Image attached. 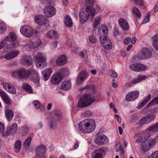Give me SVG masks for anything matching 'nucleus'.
Instances as JSON below:
<instances>
[{
    "mask_svg": "<svg viewBox=\"0 0 158 158\" xmlns=\"http://www.w3.org/2000/svg\"><path fill=\"white\" fill-rule=\"evenodd\" d=\"M20 131L22 135H24L27 133L29 128L26 126H24L20 128Z\"/></svg>",
    "mask_w": 158,
    "mask_h": 158,
    "instance_id": "37998d69",
    "label": "nucleus"
},
{
    "mask_svg": "<svg viewBox=\"0 0 158 158\" xmlns=\"http://www.w3.org/2000/svg\"><path fill=\"white\" fill-rule=\"evenodd\" d=\"M52 72V70L51 69L48 68L46 69L42 72V74L44 80L46 81L48 79Z\"/></svg>",
    "mask_w": 158,
    "mask_h": 158,
    "instance_id": "bb28decb",
    "label": "nucleus"
},
{
    "mask_svg": "<svg viewBox=\"0 0 158 158\" xmlns=\"http://www.w3.org/2000/svg\"><path fill=\"white\" fill-rule=\"evenodd\" d=\"M153 113L151 114H149V122L153 121L155 118V116L154 113L155 112V110H153Z\"/></svg>",
    "mask_w": 158,
    "mask_h": 158,
    "instance_id": "4d7b16f0",
    "label": "nucleus"
},
{
    "mask_svg": "<svg viewBox=\"0 0 158 158\" xmlns=\"http://www.w3.org/2000/svg\"><path fill=\"white\" fill-rule=\"evenodd\" d=\"M34 20L35 23L39 25H43L46 23L44 16L40 14L36 15L34 17Z\"/></svg>",
    "mask_w": 158,
    "mask_h": 158,
    "instance_id": "a211bd4d",
    "label": "nucleus"
},
{
    "mask_svg": "<svg viewBox=\"0 0 158 158\" xmlns=\"http://www.w3.org/2000/svg\"><path fill=\"white\" fill-rule=\"evenodd\" d=\"M109 74L110 76L112 77H116L118 76L117 73L115 72L112 71H110Z\"/></svg>",
    "mask_w": 158,
    "mask_h": 158,
    "instance_id": "338daca9",
    "label": "nucleus"
},
{
    "mask_svg": "<svg viewBox=\"0 0 158 158\" xmlns=\"http://www.w3.org/2000/svg\"><path fill=\"white\" fill-rule=\"evenodd\" d=\"M62 117L61 112L58 110H54L52 113V118L50 120L48 125L50 129L51 130L54 129L56 127L57 124L55 120H60Z\"/></svg>",
    "mask_w": 158,
    "mask_h": 158,
    "instance_id": "423d86ee",
    "label": "nucleus"
},
{
    "mask_svg": "<svg viewBox=\"0 0 158 158\" xmlns=\"http://www.w3.org/2000/svg\"><path fill=\"white\" fill-rule=\"evenodd\" d=\"M10 75L17 79H27L30 76V72L29 70L20 68L12 72Z\"/></svg>",
    "mask_w": 158,
    "mask_h": 158,
    "instance_id": "20e7f679",
    "label": "nucleus"
},
{
    "mask_svg": "<svg viewBox=\"0 0 158 158\" xmlns=\"http://www.w3.org/2000/svg\"><path fill=\"white\" fill-rule=\"evenodd\" d=\"M20 32L24 36L30 37L34 33V30L32 27L29 25H24L20 29Z\"/></svg>",
    "mask_w": 158,
    "mask_h": 158,
    "instance_id": "0eeeda50",
    "label": "nucleus"
},
{
    "mask_svg": "<svg viewBox=\"0 0 158 158\" xmlns=\"http://www.w3.org/2000/svg\"><path fill=\"white\" fill-rule=\"evenodd\" d=\"M47 36L49 38H57L58 36V35L56 31H51L48 32Z\"/></svg>",
    "mask_w": 158,
    "mask_h": 158,
    "instance_id": "58836bf2",
    "label": "nucleus"
},
{
    "mask_svg": "<svg viewBox=\"0 0 158 158\" xmlns=\"http://www.w3.org/2000/svg\"><path fill=\"white\" fill-rule=\"evenodd\" d=\"M90 42L92 44H94L96 41V39L95 36L93 35H91L89 37Z\"/></svg>",
    "mask_w": 158,
    "mask_h": 158,
    "instance_id": "864d4df0",
    "label": "nucleus"
},
{
    "mask_svg": "<svg viewBox=\"0 0 158 158\" xmlns=\"http://www.w3.org/2000/svg\"><path fill=\"white\" fill-rule=\"evenodd\" d=\"M139 96V92L136 91L129 92L126 95L125 100L127 102H132L137 99Z\"/></svg>",
    "mask_w": 158,
    "mask_h": 158,
    "instance_id": "f8f14e48",
    "label": "nucleus"
},
{
    "mask_svg": "<svg viewBox=\"0 0 158 158\" xmlns=\"http://www.w3.org/2000/svg\"><path fill=\"white\" fill-rule=\"evenodd\" d=\"M119 23L122 28L124 30H127L129 28V26L127 21L124 19L120 18L118 20Z\"/></svg>",
    "mask_w": 158,
    "mask_h": 158,
    "instance_id": "a878e982",
    "label": "nucleus"
},
{
    "mask_svg": "<svg viewBox=\"0 0 158 158\" xmlns=\"http://www.w3.org/2000/svg\"><path fill=\"white\" fill-rule=\"evenodd\" d=\"M105 153L103 149L96 150L92 154L91 158H103V155Z\"/></svg>",
    "mask_w": 158,
    "mask_h": 158,
    "instance_id": "b1692460",
    "label": "nucleus"
},
{
    "mask_svg": "<svg viewBox=\"0 0 158 158\" xmlns=\"http://www.w3.org/2000/svg\"><path fill=\"white\" fill-rule=\"evenodd\" d=\"M148 56V48H142L137 53V57L141 60L147 59Z\"/></svg>",
    "mask_w": 158,
    "mask_h": 158,
    "instance_id": "2eb2a0df",
    "label": "nucleus"
},
{
    "mask_svg": "<svg viewBox=\"0 0 158 158\" xmlns=\"http://www.w3.org/2000/svg\"><path fill=\"white\" fill-rule=\"evenodd\" d=\"M0 96L4 102L7 105L10 104V101L9 98L7 94L4 91L0 92Z\"/></svg>",
    "mask_w": 158,
    "mask_h": 158,
    "instance_id": "c756f323",
    "label": "nucleus"
},
{
    "mask_svg": "<svg viewBox=\"0 0 158 158\" xmlns=\"http://www.w3.org/2000/svg\"><path fill=\"white\" fill-rule=\"evenodd\" d=\"M71 87V83L69 80L64 81L61 83L60 85V89L64 90L70 89Z\"/></svg>",
    "mask_w": 158,
    "mask_h": 158,
    "instance_id": "cd10ccee",
    "label": "nucleus"
},
{
    "mask_svg": "<svg viewBox=\"0 0 158 158\" xmlns=\"http://www.w3.org/2000/svg\"><path fill=\"white\" fill-rule=\"evenodd\" d=\"M30 72V75H31V81L35 83L37 86H40V84L39 83L40 77L38 73L35 70L31 69L29 70Z\"/></svg>",
    "mask_w": 158,
    "mask_h": 158,
    "instance_id": "ddd939ff",
    "label": "nucleus"
},
{
    "mask_svg": "<svg viewBox=\"0 0 158 158\" xmlns=\"http://www.w3.org/2000/svg\"><path fill=\"white\" fill-rule=\"evenodd\" d=\"M46 59L45 55L41 52L38 53L37 55L34 56V60L37 68L42 69L47 66Z\"/></svg>",
    "mask_w": 158,
    "mask_h": 158,
    "instance_id": "39448f33",
    "label": "nucleus"
},
{
    "mask_svg": "<svg viewBox=\"0 0 158 158\" xmlns=\"http://www.w3.org/2000/svg\"><path fill=\"white\" fill-rule=\"evenodd\" d=\"M78 126L80 130L83 133H91L96 128L95 121L93 119H85L80 123Z\"/></svg>",
    "mask_w": 158,
    "mask_h": 158,
    "instance_id": "f03ea898",
    "label": "nucleus"
},
{
    "mask_svg": "<svg viewBox=\"0 0 158 158\" xmlns=\"http://www.w3.org/2000/svg\"><path fill=\"white\" fill-rule=\"evenodd\" d=\"M7 25L4 22H0V33H5L7 29Z\"/></svg>",
    "mask_w": 158,
    "mask_h": 158,
    "instance_id": "e433bc0d",
    "label": "nucleus"
},
{
    "mask_svg": "<svg viewBox=\"0 0 158 158\" xmlns=\"http://www.w3.org/2000/svg\"><path fill=\"white\" fill-rule=\"evenodd\" d=\"M8 92L9 93L12 94H14L16 93V89L12 84L9 89Z\"/></svg>",
    "mask_w": 158,
    "mask_h": 158,
    "instance_id": "8fccbe9b",
    "label": "nucleus"
},
{
    "mask_svg": "<svg viewBox=\"0 0 158 158\" xmlns=\"http://www.w3.org/2000/svg\"><path fill=\"white\" fill-rule=\"evenodd\" d=\"M158 105V97L155 98L149 103V106Z\"/></svg>",
    "mask_w": 158,
    "mask_h": 158,
    "instance_id": "de8ad7c7",
    "label": "nucleus"
},
{
    "mask_svg": "<svg viewBox=\"0 0 158 158\" xmlns=\"http://www.w3.org/2000/svg\"><path fill=\"white\" fill-rule=\"evenodd\" d=\"M80 91L82 93L86 91L87 93L84 95L78 101L77 106L84 107L89 106L95 101V97L93 95L95 91V88L92 85H85L80 88Z\"/></svg>",
    "mask_w": 158,
    "mask_h": 158,
    "instance_id": "f257e3e1",
    "label": "nucleus"
},
{
    "mask_svg": "<svg viewBox=\"0 0 158 158\" xmlns=\"http://www.w3.org/2000/svg\"><path fill=\"white\" fill-rule=\"evenodd\" d=\"M5 115L8 120H10L14 116L13 111L10 109H8L5 111Z\"/></svg>",
    "mask_w": 158,
    "mask_h": 158,
    "instance_id": "72a5a7b5",
    "label": "nucleus"
},
{
    "mask_svg": "<svg viewBox=\"0 0 158 158\" xmlns=\"http://www.w3.org/2000/svg\"><path fill=\"white\" fill-rule=\"evenodd\" d=\"M148 102V96L143 101L139 104L137 107L138 109H140L143 107Z\"/></svg>",
    "mask_w": 158,
    "mask_h": 158,
    "instance_id": "09e8293b",
    "label": "nucleus"
},
{
    "mask_svg": "<svg viewBox=\"0 0 158 158\" xmlns=\"http://www.w3.org/2000/svg\"><path fill=\"white\" fill-rule=\"evenodd\" d=\"M59 72V73L60 74L61 73L64 75L67 76L69 73V70L67 68H64L60 69Z\"/></svg>",
    "mask_w": 158,
    "mask_h": 158,
    "instance_id": "a18cd8bd",
    "label": "nucleus"
},
{
    "mask_svg": "<svg viewBox=\"0 0 158 158\" xmlns=\"http://www.w3.org/2000/svg\"><path fill=\"white\" fill-rule=\"evenodd\" d=\"M134 3L137 5H139L140 6L144 7L143 2L142 0H133Z\"/></svg>",
    "mask_w": 158,
    "mask_h": 158,
    "instance_id": "5fc2aeb1",
    "label": "nucleus"
},
{
    "mask_svg": "<svg viewBox=\"0 0 158 158\" xmlns=\"http://www.w3.org/2000/svg\"><path fill=\"white\" fill-rule=\"evenodd\" d=\"M98 35L101 36L106 35L108 32L107 27L105 25H100L98 29Z\"/></svg>",
    "mask_w": 158,
    "mask_h": 158,
    "instance_id": "393cba45",
    "label": "nucleus"
},
{
    "mask_svg": "<svg viewBox=\"0 0 158 158\" xmlns=\"http://www.w3.org/2000/svg\"><path fill=\"white\" fill-rule=\"evenodd\" d=\"M11 52L6 54L4 56V58L7 60H10L13 59L11 56Z\"/></svg>",
    "mask_w": 158,
    "mask_h": 158,
    "instance_id": "0e129e2a",
    "label": "nucleus"
},
{
    "mask_svg": "<svg viewBox=\"0 0 158 158\" xmlns=\"http://www.w3.org/2000/svg\"><path fill=\"white\" fill-rule=\"evenodd\" d=\"M4 129V127L3 124L0 122V133L2 132Z\"/></svg>",
    "mask_w": 158,
    "mask_h": 158,
    "instance_id": "774afa93",
    "label": "nucleus"
},
{
    "mask_svg": "<svg viewBox=\"0 0 158 158\" xmlns=\"http://www.w3.org/2000/svg\"><path fill=\"white\" fill-rule=\"evenodd\" d=\"M2 85L4 89L8 92L11 84L7 82H3L2 83Z\"/></svg>",
    "mask_w": 158,
    "mask_h": 158,
    "instance_id": "49530a36",
    "label": "nucleus"
},
{
    "mask_svg": "<svg viewBox=\"0 0 158 158\" xmlns=\"http://www.w3.org/2000/svg\"><path fill=\"white\" fill-rule=\"evenodd\" d=\"M17 38V36L14 32H11L5 38V40L7 42H12L16 40Z\"/></svg>",
    "mask_w": 158,
    "mask_h": 158,
    "instance_id": "c85d7f7f",
    "label": "nucleus"
},
{
    "mask_svg": "<svg viewBox=\"0 0 158 158\" xmlns=\"http://www.w3.org/2000/svg\"><path fill=\"white\" fill-rule=\"evenodd\" d=\"M93 114L92 112L89 110L86 111L83 113V115L85 117H88L92 116Z\"/></svg>",
    "mask_w": 158,
    "mask_h": 158,
    "instance_id": "6e6d98bb",
    "label": "nucleus"
},
{
    "mask_svg": "<svg viewBox=\"0 0 158 158\" xmlns=\"http://www.w3.org/2000/svg\"><path fill=\"white\" fill-rule=\"evenodd\" d=\"M147 77L144 75H140L137 77L133 79L131 81V83L132 84H136L142 80H145Z\"/></svg>",
    "mask_w": 158,
    "mask_h": 158,
    "instance_id": "7c9ffc66",
    "label": "nucleus"
},
{
    "mask_svg": "<svg viewBox=\"0 0 158 158\" xmlns=\"http://www.w3.org/2000/svg\"><path fill=\"white\" fill-rule=\"evenodd\" d=\"M57 45V41H55L52 43L51 45H50V47L51 49H53L56 48Z\"/></svg>",
    "mask_w": 158,
    "mask_h": 158,
    "instance_id": "680f3d73",
    "label": "nucleus"
},
{
    "mask_svg": "<svg viewBox=\"0 0 158 158\" xmlns=\"http://www.w3.org/2000/svg\"><path fill=\"white\" fill-rule=\"evenodd\" d=\"M22 88L29 94H33V93L31 86L27 84H23L22 85Z\"/></svg>",
    "mask_w": 158,
    "mask_h": 158,
    "instance_id": "f704fd0d",
    "label": "nucleus"
},
{
    "mask_svg": "<svg viewBox=\"0 0 158 158\" xmlns=\"http://www.w3.org/2000/svg\"><path fill=\"white\" fill-rule=\"evenodd\" d=\"M35 151L36 156L42 158L44 157L46 153V148L44 145L40 144L36 147Z\"/></svg>",
    "mask_w": 158,
    "mask_h": 158,
    "instance_id": "1a4fd4ad",
    "label": "nucleus"
},
{
    "mask_svg": "<svg viewBox=\"0 0 158 158\" xmlns=\"http://www.w3.org/2000/svg\"><path fill=\"white\" fill-rule=\"evenodd\" d=\"M21 64L26 66H29L32 63V61L30 56L24 55L23 56L21 60Z\"/></svg>",
    "mask_w": 158,
    "mask_h": 158,
    "instance_id": "6ab92c4d",
    "label": "nucleus"
},
{
    "mask_svg": "<svg viewBox=\"0 0 158 158\" xmlns=\"http://www.w3.org/2000/svg\"><path fill=\"white\" fill-rule=\"evenodd\" d=\"M95 15V11L92 8H87L80 11L79 17L80 22L84 24L89 19H93Z\"/></svg>",
    "mask_w": 158,
    "mask_h": 158,
    "instance_id": "7ed1b4c3",
    "label": "nucleus"
},
{
    "mask_svg": "<svg viewBox=\"0 0 158 158\" xmlns=\"http://www.w3.org/2000/svg\"><path fill=\"white\" fill-rule=\"evenodd\" d=\"M148 121V116H147L145 117L142 118L139 121V123L141 125H143L147 124Z\"/></svg>",
    "mask_w": 158,
    "mask_h": 158,
    "instance_id": "3c124183",
    "label": "nucleus"
},
{
    "mask_svg": "<svg viewBox=\"0 0 158 158\" xmlns=\"http://www.w3.org/2000/svg\"><path fill=\"white\" fill-rule=\"evenodd\" d=\"M88 77V74L86 71H82L78 74L76 83L77 85H81L83 81Z\"/></svg>",
    "mask_w": 158,
    "mask_h": 158,
    "instance_id": "dca6fc26",
    "label": "nucleus"
},
{
    "mask_svg": "<svg viewBox=\"0 0 158 158\" xmlns=\"http://www.w3.org/2000/svg\"><path fill=\"white\" fill-rule=\"evenodd\" d=\"M148 142L146 143H144L141 147L142 150L144 152H147L148 150Z\"/></svg>",
    "mask_w": 158,
    "mask_h": 158,
    "instance_id": "13d9d810",
    "label": "nucleus"
},
{
    "mask_svg": "<svg viewBox=\"0 0 158 158\" xmlns=\"http://www.w3.org/2000/svg\"><path fill=\"white\" fill-rule=\"evenodd\" d=\"M100 41L102 45L106 49L111 48L112 45L110 39L106 35L101 36L99 37Z\"/></svg>",
    "mask_w": 158,
    "mask_h": 158,
    "instance_id": "6e6552de",
    "label": "nucleus"
},
{
    "mask_svg": "<svg viewBox=\"0 0 158 158\" xmlns=\"http://www.w3.org/2000/svg\"><path fill=\"white\" fill-rule=\"evenodd\" d=\"M62 77L59 73H56L53 74L51 77V82L54 85H57L61 81Z\"/></svg>",
    "mask_w": 158,
    "mask_h": 158,
    "instance_id": "f3484780",
    "label": "nucleus"
},
{
    "mask_svg": "<svg viewBox=\"0 0 158 158\" xmlns=\"http://www.w3.org/2000/svg\"><path fill=\"white\" fill-rule=\"evenodd\" d=\"M149 131L153 132H156L158 131V122L154 125L149 128Z\"/></svg>",
    "mask_w": 158,
    "mask_h": 158,
    "instance_id": "c03bdc74",
    "label": "nucleus"
},
{
    "mask_svg": "<svg viewBox=\"0 0 158 158\" xmlns=\"http://www.w3.org/2000/svg\"><path fill=\"white\" fill-rule=\"evenodd\" d=\"M18 127V125L17 123H13L10 126L8 127L6 131L3 132V135L7 136L15 133L17 130Z\"/></svg>",
    "mask_w": 158,
    "mask_h": 158,
    "instance_id": "9d476101",
    "label": "nucleus"
},
{
    "mask_svg": "<svg viewBox=\"0 0 158 158\" xmlns=\"http://www.w3.org/2000/svg\"><path fill=\"white\" fill-rule=\"evenodd\" d=\"M133 14L135 15L136 18H140L141 16V14L139 9L136 7L133 8L132 9Z\"/></svg>",
    "mask_w": 158,
    "mask_h": 158,
    "instance_id": "4c0bfd02",
    "label": "nucleus"
},
{
    "mask_svg": "<svg viewBox=\"0 0 158 158\" xmlns=\"http://www.w3.org/2000/svg\"><path fill=\"white\" fill-rule=\"evenodd\" d=\"M148 139V137L147 135H143L142 136L138 137L136 140V142L138 143H141V142L145 143L146 141V140L145 139H146L147 140Z\"/></svg>",
    "mask_w": 158,
    "mask_h": 158,
    "instance_id": "a19ab883",
    "label": "nucleus"
},
{
    "mask_svg": "<svg viewBox=\"0 0 158 158\" xmlns=\"http://www.w3.org/2000/svg\"><path fill=\"white\" fill-rule=\"evenodd\" d=\"M64 23L65 25L68 27H71L73 26V22L70 17L66 15L64 18Z\"/></svg>",
    "mask_w": 158,
    "mask_h": 158,
    "instance_id": "2f4dec72",
    "label": "nucleus"
},
{
    "mask_svg": "<svg viewBox=\"0 0 158 158\" xmlns=\"http://www.w3.org/2000/svg\"><path fill=\"white\" fill-rule=\"evenodd\" d=\"M101 22V17L98 16L95 17L93 24V27L94 28H96Z\"/></svg>",
    "mask_w": 158,
    "mask_h": 158,
    "instance_id": "ea45409f",
    "label": "nucleus"
},
{
    "mask_svg": "<svg viewBox=\"0 0 158 158\" xmlns=\"http://www.w3.org/2000/svg\"><path fill=\"white\" fill-rule=\"evenodd\" d=\"M131 40V38L128 37L125 38L123 40V43L124 44L127 45L130 43Z\"/></svg>",
    "mask_w": 158,
    "mask_h": 158,
    "instance_id": "e2e57ef3",
    "label": "nucleus"
},
{
    "mask_svg": "<svg viewBox=\"0 0 158 158\" xmlns=\"http://www.w3.org/2000/svg\"><path fill=\"white\" fill-rule=\"evenodd\" d=\"M152 39L153 40V47L156 50H158V38L157 36L155 35L153 37Z\"/></svg>",
    "mask_w": 158,
    "mask_h": 158,
    "instance_id": "79ce46f5",
    "label": "nucleus"
},
{
    "mask_svg": "<svg viewBox=\"0 0 158 158\" xmlns=\"http://www.w3.org/2000/svg\"><path fill=\"white\" fill-rule=\"evenodd\" d=\"M130 69L135 72H141L146 69V66L141 63H135L131 64L129 66Z\"/></svg>",
    "mask_w": 158,
    "mask_h": 158,
    "instance_id": "4468645a",
    "label": "nucleus"
},
{
    "mask_svg": "<svg viewBox=\"0 0 158 158\" xmlns=\"http://www.w3.org/2000/svg\"><path fill=\"white\" fill-rule=\"evenodd\" d=\"M156 140L152 139L149 141V150L151 149L155 145Z\"/></svg>",
    "mask_w": 158,
    "mask_h": 158,
    "instance_id": "603ef678",
    "label": "nucleus"
},
{
    "mask_svg": "<svg viewBox=\"0 0 158 158\" xmlns=\"http://www.w3.org/2000/svg\"><path fill=\"white\" fill-rule=\"evenodd\" d=\"M11 53L12 58L16 57L19 54V51H12Z\"/></svg>",
    "mask_w": 158,
    "mask_h": 158,
    "instance_id": "bf43d9fd",
    "label": "nucleus"
},
{
    "mask_svg": "<svg viewBox=\"0 0 158 158\" xmlns=\"http://www.w3.org/2000/svg\"><path fill=\"white\" fill-rule=\"evenodd\" d=\"M67 61V58L64 55H60L56 59V64L59 66L64 65Z\"/></svg>",
    "mask_w": 158,
    "mask_h": 158,
    "instance_id": "5701e85b",
    "label": "nucleus"
},
{
    "mask_svg": "<svg viewBox=\"0 0 158 158\" xmlns=\"http://www.w3.org/2000/svg\"><path fill=\"white\" fill-rule=\"evenodd\" d=\"M149 158H158V150L153 152Z\"/></svg>",
    "mask_w": 158,
    "mask_h": 158,
    "instance_id": "052dcab7",
    "label": "nucleus"
},
{
    "mask_svg": "<svg viewBox=\"0 0 158 158\" xmlns=\"http://www.w3.org/2000/svg\"><path fill=\"white\" fill-rule=\"evenodd\" d=\"M44 13L45 16L51 17L55 15L56 9L52 6H47L44 8Z\"/></svg>",
    "mask_w": 158,
    "mask_h": 158,
    "instance_id": "9b49d317",
    "label": "nucleus"
},
{
    "mask_svg": "<svg viewBox=\"0 0 158 158\" xmlns=\"http://www.w3.org/2000/svg\"><path fill=\"white\" fill-rule=\"evenodd\" d=\"M21 141L20 140H17L15 143L14 149L15 152H19L21 148Z\"/></svg>",
    "mask_w": 158,
    "mask_h": 158,
    "instance_id": "c9c22d12",
    "label": "nucleus"
},
{
    "mask_svg": "<svg viewBox=\"0 0 158 158\" xmlns=\"http://www.w3.org/2000/svg\"><path fill=\"white\" fill-rule=\"evenodd\" d=\"M7 42V41L5 40V38L0 42V49L5 47L6 48H4V51H5L6 49H7L8 50H9L12 48H15V44L14 43H10L9 44H8Z\"/></svg>",
    "mask_w": 158,
    "mask_h": 158,
    "instance_id": "aec40b11",
    "label": "nucleus"
},
{
    "mask_svg": "<svg viewBox=\"0 0 158 158\" xmlns=\"http://www.w3.org/2000/svg\"><path fill=\"white\" fill-rule=\"evenodd\" d=\"M42 42L40 39H37L34 41H30L26 44L27 47L30 48L34 49L37 48L41 44Z\"/></svg>",
    "mask_w": 158,
    "mask_h": 158,
    "instance_id": "4be33fe9",
    "label": "nucleus"
},
{
    "mask_svg": "<svg viewBox=\"0 0 158 158\" xmlns=\"http://www.w3.org/2000/svg\"><path fill=\"white\" fill-rule=\"evenodd\" d=\"M32 138L31 136L28 137L24 141L23 146L26 149H28L30 147L31 144Z\"/></svg>",
    "mask_w": 158,
    "mask_h": 158,
    "instance_id": "473e14b6",
    "label": "nucleus"
},
{
    "mask_svg": "<svg viewBox=\"0 0 158 158\" xmlns=\"http://www.w3.org/2000/svg\"><path fill=\"white\" fill-rule=\"evenodd\" d=\"M95 143L99 145L107 144L109 142V140L106 136L104 135H101L95 140Z\"/></svg>",
    "mask_w": 158,
    "mask_h": 158,
    "instance_id": "412c9836",
    "label": "nucleus"
},
{
    "mask_svg": "<svg viewBox=\"0 0 158 158\" xmlns=\"http://www.w3.org/2000/svg\"><path fill=\"white\" fill-rule=\"evenodd\" d=\"M33 104L34 106L36 109H39L40 106V104L38 101H34L33 102Z\"/></svg>",
    "mask_w": 158,
    "mask_h": 158,
    "instance_id": "69168bd1",
    "label": "nucleus"
}]
</instances>
